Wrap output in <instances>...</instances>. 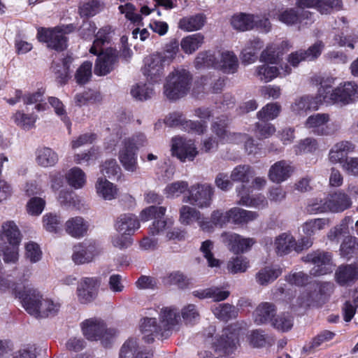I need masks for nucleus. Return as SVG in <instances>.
I'll list each match as a JSON object with an SVG mask.
<instances>
[{
  "label": "nucleus",
  "instance_id": "nucleus-1",
  "mask_svg": "<svg viewBox=\"0 0 358 358\" xmlns=\"http://www.w3.org/2000/svg\"><path fill=\"white\" fill-rule=\"evenodd\" d=\"M335 78L327 77L320 82L319 99L327 105L346 106L358 99V85L353 82L340 84L333 88Z\"/></svg>",
  "mask_w": 358,
  "mask_h": 358
},
{
  "label": "nucleus",
  "instance_id": "nucleus-2",
  "mask_svg": "<svg viewBox=\"0 0 358 358\" xmlns=\"http://www.w3.org/2000/svg\"><path fill=\"white\" fill-rule=\"evenodd\" d=\"M178 313L175 309H162L157 323L156 318H144L141 324V331L146 342H152L155 338H166L170 336L171 328L178 322Z\"/></svg>",
  "mask_w": 358,
  "mask_h": 358
},
{
  "label": "nucleus",
  "instance_id": "nucleus-3",
  "mask_svg": "<svg viewBox=\"0 0 358 358\" xmlns=\"http://www.w3.org/2000/svg\"><path fill=\"white\" fill-rule=\"evenodd\" d=\"M215 333V329L210 327L208 336L212 338L211 344L214 354L210 351L201 352L199 353L201 358H229L228 355L236 348L238 334L232 329L231 327L222 329L221 334L213 338Z\"/></svg>",
  "mask_w": 358,
  "mask_h": 358
},
{
  "label": "nucleus",
  "instance_id": "nucleus-4",
  "mask_svg": "<svg viewBox=\"0 0 358 358\" xmlns=\"http://www.w3.org/2000/svg\"><path fill=\"white\" fill-rule=\"evenodd\" d=\"M192 77L185 69L175 70L166 78L164 94L169 100L176 101L186 96L192 87Z\"/></svg>",
  "mask_w": 358,
  "mask_h": 358
},
{
  "label": "nucleus",
  "instance_id": "nucleus-5",
  "mask_svg": "<svg viewBox=\"0 0 358 358\" xmlns=\"http://www.w3.org/2000/svg\"><path fill=\"white\" fill-rule=\"evenodd\" d=\"M358 197V186L350 185L344 190H338L329 194L321 206L314 204V210L320 212L330 211L341 213L349 209L352 204V200Z\"/></svg>",
  "mask_w": 358,
  "mask_h": 358
},
{
  "label": "nucleus",
  "instance_id": "nucleus-6",
  "mask_svg": "<svg viewBox=\"0 0 358 358\" xmlns=\"http://www.w3.org/2000/svg\"><path fill=\"white\" fill-rule=\"evenodd\" d=\"M84 336L90 341H100L101 344L107 347L112 341L115 331L107 329L105 323L99 319L90 318L81 324Z\"/></svg>",
  "mask_w": 358,
  "mask_h": 358
},
{
  "label": "nucleus",
  "instance_id": "nucleus-7",
  "mask_svg": "<svg viewBox=\"0 0 358 358\" xmlns=\"http://www.w3.org/2000/svg\"><path fill=\"white\" fill-rule=\"evenodd\" d=\"M73 30L72 24L54 29L41 28L38 29L37 38L39 41L46 43L48 47L57 51H63L67 47L65 34Z\"/></svg>",
  "mask_w": 358,
  "mask_h": 358
},
{
  "label": "nucleus",
  "instance_id": "nucleus-8",
  "mask_svg": "<svg viewBox=\"0 0 358 358\" xmlns=\"http://www.w3.org/2000/svg\"><path fill=\"white\" fill-rule=\"evenodd\" d=\"M214 194L213 187L208 183H196L189 187L188 194L183 197L184 203L199 208H208Z\"/></svg>",
  "mask_w": 358,
  "mask_h": 358
},
{
  "label": "nucleus",
  "instance_id": "nucleus-9",
  "mask_svg": "<svg viewBox=\"0 0 358 358\" xmlns=\"http://www.w3.org/2000/svg\"><path fill=\"white\" fill-rule=\"evenodd\" d=\"M101 252V250L95 241L85 240L73 245L71 257L76 264H84L92 262Z\"/></svg>",
  "mask_w": 358,
  "mask_h": 358
},
{
  "label": "nucleus",
  "instance_id": "nucleus-10",
  "mask_svg": "<svg viewBox=\"0 0 358 358\" xmlns=\"http://www.w3.org/2000/svg\"><path fill=\"white\" fill-rule=\"evenodd\" d=\"M169 65L161 55L153 54L145 59L143 73L150 83H159L164 77L165 66Z\"/></svg>",
  "mask_w": 358,
  "mask_h": 358
},
{
  "label": "nucleus",
  "instance_id": "nucleus-11",
  "mask_svg": "<svg viewBox=\"0 0 358 358\" xmlns=\"http://www.w3.org/2000/svg\"><path fill=\"white\" fill-rule=\"evenodd\" d=\"M101 280L97 277L82 278L78 283L76 294L83 304L93 302L97 297Z\"/></svg>",
  "mask_w": 358,
  "mask_h": 358
},
{
  "label": "nucleus",
  "instance_id": "nucleus-12",
  "mask_svg": "<svg viewBox=\"0 0 358 358\" xmlns=\"http://www.w3.org/2000/svg\"><path fill=\"white\" fill-rule=\"evenodd\" d=\"M171 151L173 155L182 162L193 161L198 155L194 142L180 136H176L172 138Z\"/></svg>",
  "mask_w": 358,
  "mask_h": 358
},
{
  "label": "nucleus",
  "instance_id": "nucleus-13",
  "mask_svg": "<svg viewBox=\"0 0 358 358\" xmlns=\"http://www.w3.org/2000/svg\"><path fill=\"white\" fill-rule=\"evenodd\" d=\"M97 59L94 66V73L97 76H106L112 71L118 62L117 52L113 48H108L96 55Z\"/></svg>",
  "mask_w": 358,
  "mask_h": 358
},
{
  "label": "nucleus",
  "instance_id": "nucleus-14",
  "mask_svg": "<svg viewBox=\"0 0 358 358\" xmlns=\"http://www.w3.org/2000/svg\"><path fill=\"white\" fill-rule=\"evenodd\" d=\"M303 259L306 262L314 264V267L310 271L312 275H324L330 271L329 266L331 264V255L329 252L316 251L308 254Z\"/></svg>",
  "mask_w": 358,
  "mask_h": 358
},
{
  "label": "nucleus",
  "instance_id": "nucleus-15",
  "mask_svg": "<svg viewBox=\"0 0 358 358\" xmlns=\"http://www.w3.org/2000/svg\"><path fill=\"white\" fill-rule=\"evenodd\" d=\"M17 296L22 300L23 306L27 312L36 317L43 299L39 292L27 285L24 286L23 291L19 290Z\"/></svg>",
  "mask_w": 358,
  "mask_h": 358
},
{
  "label": "nucleus",
  "instance_id": "nucleus-16",
  "mask_svg": "<svg viewBox=\"0 0 358 358\" xmlns=\"http://www.w3.org/2000/svg\"><path fill=\"white\" fill-rule=\"evenodd\" d=\"M221 241L235 254L244 252L250 250L255 243L253 238H242L238 234L231 232L222 233L221 235Z\"/></svg>",
  "mask_w": 358,
  "mask_h": 358
},
{
  "label": "nucleus",
  "instance_id": "nucleus-17",
  "mask_svg": "<svg viewBox=\"0 0 358 358\" xmlns=\"http://www.w3.org/2000/svg\"><path fill=\"white\" fill-rule=\"evenodd\" d=\"M329 121V115L327 113H317L309 116L305 127L311 129V132L317 136H330L333 134L331 128L327 124Z\"/></svg>",
  "mask_w": 358,
  "mask_h": 358
},
{
  "label": "nucleus",
  "instance_id": "nucleus-18",
  "mask_svg": "<svg viewBox=\"0 0 358 358\" xmlns=\"http://www.w3.org/2000/svg\"><path fill=\"white\" fill-rule=\"evenodd\" d=\"M334 278L341 286H348L358 280V260L352 264L340 265L335 271Z\"/></svg>",
  "mask_w": 358,
  "mask_h": 358
},
{
  "label": "nucleus",
  "instance_id": "nucleus-19",
  "mask_svg": "<svg viewBox=\"0 0 358 358\" xmlns=\"http://www.w3.org/2000/svg\"><path fill=\"white\" fill-rule=\"evenodd\" d=\"M314 289L313 292H304L301 296L298 298L299 301V306H310L314 301H318L323 299V296L327 295L332 285L329 282L314 283L311 285Z\"/></svg>",
  "mask_w": 358,
  "mask_h": 358
},
{
  "label": "nucleus",
  "instance_id": "nucleus-20",
  "mask_svg": "<svg viewBox=\"0 0 358 358\" xmlns=\"http://www.w3.org/2000/svg\"><path fill=\"white\" fill-rule=\"evenodd\" d=\"M228 124L229 120L226 117H217L211 124V131L215 135L216 139L222 143L238 142L236 141L238 134H231L227 129Z\"/></svg>",
  "mask_w": 358,
  "mask_h": 358
},
{
  "label": "nucleus",
  "instance_id": "nucleus-21",
  "mask_svg": "<svg viewBox=\"0 0 358 358\" xmlns=\"http://www.w3.org/2000/svg\"><path fill=\"white\" fill-rule=\"evenodd\" d=\"M324 103L319 99V91L315 97L310 96H303L296 99L291 106L293 113L296 115H304L310 110H317L319 105Z\"/></svg>",
  "mask_w": 358,
  "mask_h": 358
},
{
  "label": "nucleus",
  "instance_id": "nucleus-22",
  "mask_svg": "<svg viewBox=\"0 0 358 358\" xmlns=\"http://www.w3.org/2000/svg\"><path fill=\"white\" fill-rule=\"evenodd\" d=\"M90 226V222L81 216L69 219L64 225L66 232L75 238H80L86 236Z\"/></svg>",
  "mask_w": 358,
  "mask_h": 358
},
{
  "label": "nucleus",
  "instance_id": "nucleus-23",
  "mask_svg": "<svg viewBox=\"0 0 358 358\" xmlns=\"http://www.w3.org/2000/svg\"><path fill=\"white\" fill-rule=\"evenodd\" d=\"M236 191L240 196L238 203L241 205L257 209H263L268 206V201L264 195L257 194L250 196L245 190V185H241L237 187Z\"/></svg>",
  "mask_w": 358,
  "mask_h": 358
},
{
  "label": "nucleus",
  "instance_id": "nucleus-24",
  "mask_svg": "<svg viewBox=\"0 0 358 358\" xmlns=\"http://www.w3.org/2000/svg\"><path fill=\"white\" fill-rule=\"evenodd\" d=\"M115 227L120 233L132 235L140 228V222L134 214L125 213L117 217Z\"/></svg>",
  "mask_w": 358,
  "mask_h": 358
},
{
  "label": "nucleus",
  "instance_id": "nucleus-25",
  "mask_svg": "<svg viewBox=\"0 0 358 358\" xmlns=\"http://www.w3.org/2000/svg\"><path fill=\"white\" fill-rule=\"evenodd\" d=\"M276 313V308L273 303L263 302L260 303L253 313L254 322L258 324H272Z\"/></svg>",
  "mask_w": 358,
  "mask_h": 358
},
{
  "label": "nucleus",
  "instance_id": "nucleus-26",
  "mask_svg": "<svg viewBox=\"0 0 358 358\" xmlns=\"http://www.w3.org/2000/svg\"><path fill=\"white\" fill-rule=\"evenodd\" d=\"M293 172L290 163L281 160L272 165L268 171L269 179L275 183H280L286 180Z\"/></svg>",
  "mask_w": 358,
  "mask_h": 358
},
{
  "label": "nucleus",
  "instance_id": "nucleus-27",
  "mask_svg": "<svg viewBox=\"0 0 358 358\" xmlns=\"http://www.w3.org/2000/svg\"><path fill=\"white\" fill-rule=\"evenodd\" d=\"M0 241L1 244H20L21 234L14 221H6L2 224L0 230Z\"/></svg>",
  "mask_w": 358,
  "mask_h": 358
},
{
  "label": "nucleus",
  "instance_id": "nucleus-28",
  "mask_svg": "<svg viewBox=\"0 0 358 358\" xmlns=\"http://www.w3.org/2000/svg\"><path fill=\"white\" fill-rule=\"evenodd\" d=\"M35 157L36 163L43 168L52 167L59 161L57 153L48 147H41L36 149Z\"/></svg>",
  "mask_w": 358,
  "mask_h": 358
},
{
  "label": "nucleus",
  "instance_id": "nucleus-29",
  "mask_svg": "<svg viewBox=\"0 0 358 358\" xmlns=\"http://www.w3.org/2000/svg\"><path fill=\"white\" fill-rule=\"evenodd\" d=\"M95 189L98 196L105 201L115 199L118 193L117 186L103 177L97 179Z\"/></svg>",
  "mask_w": 358,
  "mask_h": 358
},
{
  "label": "nucleus",
  "instance_id": "nucleus-30",
  "mask_svg": "<svg viewBox=\"0 0 358 358\" xmlns=\"http://www.w3.org/2000/svg\"><path fill=\"white\" fill-rule=\"evenodd\" d=\"M355 150V145L343 141L333 145L329 152V159L332 163H341L347 155Z\"/></svg>",
  "mask_w": 358,
  "mask_h": 358
},
{
  "label": "nucleus",
  "instance_id": "nucleus-31",
  "mask_svg": "<svg viewBox=\"0 0 358 358\" xmlns=\"http://www.w3.org/2000/svg\"><path fill=\"white\" fill-rule=\"evenodd\" d=\"M215 68L222 70L224 73H234L238 68L236 56L230 51L222 52L220 55V59H215Z\"/></svg>",
  "mask_w": 358,
  "mask_h": 358
},
{
  "label": "nucleus",
  "instance_id": "nucleus-32",
  "mask_svg": "<svg viewBox=\"0 0 358 358\" xmlns=\"http://www.w3.org/2000/svg\"><path fill=\"white\" fill-rule=\"evenodd\" d=\"M289 48V44L287 41H282L280 47L275 44H271L262 52L259 60L264 62L275 64L283 54V50L285 49L287 50Z\"/></svg>",
  "mask_w": 358,
  "mask_h": 358
},
{
  "label": "nucleus",
  "instance_id": "nucleus-33",
  "mask_svg": "<svg viewBox=\"0 0 358 358\" xmlns=\"http://www.w3.org/2000/svg\"><path fill=\"white\" fill-rule=\"evenodd\" d=\"M119 160L127 171L134 173L138 168L137 152L125 145H122L119 152Z\"/></svg>",
  "mask_w": 358,
  "mask_h": 358
},
{
  "label": "nucleus",
  "instance_id": "nucleus-34",
  "mask_svg": "<svg viewBox=\"0 0 358 358\" xmlns=\"http://www.w3.org/2000/svg\"><path fill=\"white\" fill-rule=\"evenodd\" d=\"M259 216L258 213L254 211L244 210L240 208H232L227 211L229 222L236 224H245L253 221Z\"/></svg>",
  "mask_w": 358,
  "mask_h": 358
},
{
  "label": "nucleus",
  "instance_id": "nucleus-35",
  "mask_svg": "<svg viewBox=\"0 0 358 358\" xmlns=\"http://www.w3.org/2000/svg\"><path fill=\"white\" fill-rule=\"evenodd\" d=\"M65 179L68 185L76 189L83 188L87 182L85 173L77 166H74L66 171Z\"/></svg>",
  "mask_w": 358,
  "mask_h": 358
},
{
  "label": "nucleus",
  "instance_id": "nucleus-36",
  "mask_svg": "<svg viewBox=\"0 0 358 358\" xmlns=\"http://www.w3.org/2000/svg\"><path fill=\"white\" fill-rule=\"evenodd\" d=\"M295 239L288 233H282L275 239V250L278 255L289 253L294 248Z\"/></svg>",
  "mask_w": 358,
  "mask_h": 358
},
{
  "label": "nucleus",
  "instance_id": "nucleus-37",
  "mask_svg": "<svg viewBox=\"0 0 358 358\" xmlns=\"http://www.w3.org/2000/svg\"><path fill=\"white\" fill-rule=\"evenodd\" d=\"M350 227L354 229L353 220L350 216H347L341 220L340 224L329 231L327 237L331 241L338 243L341 237L350 234Z\"/></svg>",
  "mask_w": 358,
  "mask_h": 358
},
{
  "label": "nucleus",
  "instance_id": "nucleus-38",
  "mask_svg": "<svg viewBox=\"0 0 358 358\" xmlns=\"http://www.w3.org/2000/svg\"><path fill=\"white\" fill-rule=\"evenodd\" d=\"M165 285H176L180 289L187 288L191 283V279L180 271L168 273L162 278Z\"/></svg>",
  "mask_w": 358,
  "mask_h": 358
},
{
  "label": "nucleus",
  "instance_id": "nucleus-39",
  "mask_svg": "<svg viewBox=\"0 0 358 358\" xmlns=\"http://www.w3.org/2000/svg\"><path fill=\"white\" fill-rule=\"evenodd\" d=\"M38 116L34 113H25L22 110H17L11 116L13 122L21 129L29 130L35 127Z\"/></svg>",
  "mask_w": 358,
  "mask_h": 358
},
{
  "label": "nucleus",
  "instance_id": "nucleus-40",
  "mask_svg": "<svg viewBox=\"0 0 358 358\" xmlns=\"http://www.w3.org/2000/svg\"><path fill=\"white\" fill-rule=\"evenodd\" d=\"M214 315L224 322L235 319L238 315V308L229 303H222L213 308Z\"/></svg>",
  "mask_w": 358,
  "mask_h": 358
},
{
  "label": "nucleus",
  "instance_id": "nucleus-41",
  "mask_svg": "<svg viewBox=\"0 0 358 358\" xmlns=\"http://www.w3.org/2000/svg\"><path fill=\"white\" fill-rule=\"evenodd\" d=\"M205 23V18L202 14L185 17L180 20L178 27L183 30L192 31L200 29Z\"/></svg>",
  "mask_w": 358,
  "mask_h": 358
},
{
  "label": "nucleus",
  "instance_id": "nucleus-42",
  "mask_svg": "<svg viewBox=\"0 0 358 358\" xmlns=\"http://www.w3.org/2000/svg\"><path fill=\"white\" fill-rule=\"evenodd\" d=\"M294 324V317L288 312L280 313L275 316L272 320L271 326L282 332L289 331Z\"/></svg>",
  "mask_w": 358,
  "mask_h": 358
},
{
  "label": "nucleus",
  "instance_id": "nucleus-43",
  "mask_svg": "<svg viewBox=\"0 0 358 358\" xmlns=\"http://www.w3.org/2000/svg\"><path fill=\"white\" fill-rule=\"evenodd\" d=\"M262 42L259 39L250 41L248 45L243 50L241 60L245 64L254 63L257 57V52L262 48Z\"/></svg>",
  "mask_w": 358,
  "mask_h": 358
},
{
  "label": "nucleus",
  "instance_id": "nucleus-44",
  "mask_svg": "<svg viewBox=\"0 0 358 358\" xmlns=\"http://www.w3.org/2000/svg\"><path fill=\"white\" fill-rule=\"evenodd\" d=\"M203 39L201 34H194L182 38L180 45L185 53L192 54L203 44Z\"/></svg>",
  "mask_w": 358,
  "mask_h": 358
},
{
  "label": "nucleus",
  "instance_id": "nucleus-45",
  "mask_svg": "<svg viewBox=\"0 0 358 358\" xmlns=\"http://www.w3.org/2000/svg\"><path fill=\"white\" fill-rule=\"evenodd\" d=\"M231 24L232 27L239 31H247L253 28L255 20L253 15L240 13L232 17Z\"/></svg>",
  "mask_w": 358,
  "mask_h": 358
},
{
  "label": "nucleus",
  "instance_id": "nucleus-46",
  "mask_svg": "<svg viewBox=\"0 0 358 358\" xmlns=\"http://www.w3.org/2000/svg\"><path fill=\"white\" fill-rule=\"evenodd\" d=\"M254 176L252 169L246 164L238 165L236 166L231 173L230 178L234 182H240L247 183L250 179Z\"/></svg>",
  "mask_w": 358,
  "mask_h": 358
},
{
  "label": "nucleus",
  "instance_id": "nucleus-47",
  "mask_svg": "<svg viewBox=\"0 0 358 358\" xmlns=\"http://www.w3.org/2000/svg\"><path fill=\"white\" fill-rule=\"evenodd\" d=\"M329 220L326 218L312 219L302 225V231L306 235L310 236L324 229L329 225Z\"/></svg>",
  "mask_w": 358,
  "mask_h": 358
},
{
  "label": "nucleus",
  "instance_id": "nucleus-48",
  "mask_svg": "<svg viewBox=\"0 0 358 358\" xmlns=\"http://www.w3.org/2000/svg\"><path fill=\"white\" fill-rule=\"evenodd\" d=\"M189 189V184L185 180H178L168 184L164 189L167 198L175 199Z\"/></svg>",
  "mask_w": 358,
  "mask_h": 358
},
{
  "label": "nucleus",
  "instance_id": "nucleus-49",
  "mask_svg": "<svg viewBox=\"0 0 358 358\" xmlns=\"http://www.w3.org/2000/svg\"><path fill=\"white\" fill-rule=\"evenodd\" d=\"M144 348L140 346L136 338H129L122 345L120 351V358H135L136 354Z\"/></svg>",
  "mask_w": 358,
  "mask_h": 358
},
{
  "label": "nucleus",
  "instance_id": "nucleus-50",
  "mask_svg": "<svg viewBox=\"0 0 358 358\" xmlns=\"http://www.w3.org/2000/svg\"><path fill=\"white\" fill-rule=\"evenodd\" d=\"M131 96L139 101L150 99L155 94L152 87L146 83H137L132 86L130 92Z\"/></svg>",
  "mask_w": 358,
  "mask_h": 358
},
{
  "label": "nucleus",
  "instance_id": "nucleus-51",
  "mask_svg": "<svg viewBox=\"0 0 358 358\" xmlns=\"http://www.w3.org/2000/svg\"><path fill=\"white\" fill-rule=\"evenodd\" d=\"M341 255L350 259L358 254V238L348 236L345 238L340 248Z\"/></svg>",
  "mask_w": 358,
  "mask_h": 358
},
{
  "label": "nucleus",
  "instance_id": "nucleus-52",
  "mask_svg": "<svg viewBox=\"0 0 358 358\" xmlns=\"http://www.w3.org/2000/svg\"><path fill=\"white\" fill-rule=\"evenodd\" d=\"M201 213L196 208L184 205L180 209L179 220L182 224L189 225L193 222L201 220Z\"/></svg>",
  "mask_w": 358,
  "mask_h": 358
},
{
  "label": "nucleus",
  "instance_id": "nucleus-53",
  "mask_svg": "<svg viewBox=\"0 0 358 358\" xmlns=\"http://www.w3.org/2000/svg\"><path fill=\"white\" fill-rule=\"evenodd\" d=\"M280 274V268L266 267L256 274V280L259 285H265L275 280Z\"/></svg>",
  "mask_w": 358,
  "mask_h": 358
},
{
  "label": "nucleus",
  "instance_id": "nucleus-54",
  "mask_svg": "<svg viewBox=\"0 0 358 358\" xmlns=\"http://www.w3.org/2000/svg\"><path fill=\"white\" fill-rule=\"evenodd\" d=\"M59 307V303H54L50 299L43 298L36 317H47L50 315H55L58 312Z\"/></svg>",
  "mask_w": 358,
  "mask_h": 358
},
{
  "label": "nucleus",
  "instance_id": "nucleus-55",
  "mask_svg": "<svg viewBox=\"0 0 358 358\" xmlns=\"http://www.w3.org/2000/svg\"><path fill=\"white\" fill-rule=\"evenodd\" d=\"M249 266V262L246 257L236 256L231 257L227 263V270L232 274L244 273Z\"/></svg>",
  "mask_w": 358,
  "mask_h": 358
},
{
  "label": "nucleus",
  "instance_id": "nucleus-56",
  "mask_svg": "<svg viewBox=\"0 0 358 358\" xmlns=\"http://www.w3.org/2000/svg\"><path fill=\"white\" fill-rule=\"evenodd\" d=\"M166 209L163 206H151L143 209L140 213V220L142 222H148L150 220L162 218Z\"/></svg>",
  "mask_w": 358,
  "mask_h": 358
},
{
  "label": "nucleus",
  "instance_id": "nucleus-57",
  "mask_svg": "<svg viewBox=\"0 0 358 358\" xmlns=\"http://www.w3.org/2000/svg\"><path fill=\"white\" fill-rule=\"evenodd\" d=\"M148 140L145 135L141 132L134 134L130 137L125 138L122 145L127 146L133 150L137 152V150L147 145Z\"/></svg>",
  "mask_w": 358,
  "mask_h": 358
},
{
  "label": "nucleus",
  "instance_id": "nucleus-58",
  "mask_svg": "<svg viewBox=\"0 0 358 358\" xmlns=\"http://www.w3.org/2000/svg\"><path fill=\"white\" fill-rule=\"evenodd\" d=\"M19 244H1L0 249L6 264H15L19 259Z\"/></svg>",
  "mask_w": 358,
  "mask_h": 358
},
{
  "label": "nucleus",
  "instance_id": "nucleus-59",
  "mask_svg": "<svg viewBox=\"0 0 358 358\" xmlns=\"http://www.w3.org/2000/svg\"><path fill=\"white\" fill-rule=\"evenodd\" d=\"M111 28L109 26H106L101 28L96 34V39L94 40L92 46L90 49V52L93 55H96L99 50L101 48L105 43L109 41V34Z\"/></svg>",
  "mask_w": 358,
  "mask_h": 358
},
{
  "label": "nucleus",
  "instance_id": "nucleus-60",
  "mask_svg": "<svg viewBox=\"0 0 358 358\" xmlns=\"http://www.w3.org/2000/svg\"><path fill=\"white\" fill-rule=\"evenodd\" d=\"M281 110V106L278 103H271L266 104L262 109L257 113V117L262 120H271L276 118Z\"/></svg>",
  "mask_w": 358,
  "mask_h": 358
},
{
  "label": "nucleus",
  "instance_id": "nucleus-61",
  "mask_svg": "<svg viewBox=\"0 0 358 358\" xmlns=\"http://www.w3.org/2000/svg\"><path fill=\"white\" fill-rule=\"evenodd\" d=\"M279 74L278 69L276 66H271L268 64H263L257 68L256 75L260 80L268 83Z\"/></svg>",
  "mask_w": 358,
  "mask_h": 358
},
{
  "label": "nucleus",
  "instance_id": "nucleus-62",
  "mask_svg": "<svg viewBox=\"0 0 358 358\" xmlns=\"http://www.w3.org/2000/svg\"><path fill=\"white\" fill-rule=\"evenodd\" d=\"M318 148V143L313 138H306L294 146L296 155L314 152Z\"/></svg>",
  "mask_w": 358,
  "mask_h": 358
},
{
  "label": "nucleus",
  "instance_id": "nucleus-63",
  "mask_svg": "<svg viewBox=\"0 0 358 358\" xmlns=\"http://www.w3.org/2000/svg\"><path fill=\"white\" fill-rule=\"evenodd\" d=\"M92 64L90 62H85L78 69L75 74V79L78 85H85L92 77Z\"/></svg>",
  "mask_w": 358,
  "mask_h": 358
},
{
  "label": "nucleus",
  "instance_id": "nucleus-64",
  "mask_svg": "<svg viewBox=\"0 0 358 358\" xmlns=\"http://www.w3.org/2000/svg\"><path fill=\"white\" fill-rule=\"evenodd\" d=\"M277 18L280 22L287 26L294 25L299 21V16L294 8H285L280 10Z\"/></svg>",
  "mask_w": 358,
  "mask_h": 358
}]
</instances>
